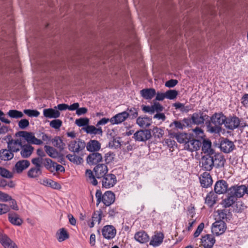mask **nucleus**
I'll use <instances>...</instances> for the list:
<instances>
[{"label":"nucleus","instance_id":"f257e3e1","mask_svg":"<svg viewBox=\"0 0 248 248\" xmlns=\"http://www.w3.org/2000/svg\"><path fill=\"white\" fill-rule=\"evenodd\" d=\"M93 170L94 174L91 170H87L85 172V175L87 181L93 186H95L98 184L97 179H100L107 174L108 168L105 164H98L94 168Z\"/></svg>","mask_w":248,"mask_h":248},{"label":"nucleus","instance_id":"f03ea898","mask_svg":"<svg viewBox=\"0 0 248 248\" xmlns=\"http://www.w3.org/2000/svg\"><path fill=\"white\" fill-rule=\"evenodd\" d=\"M95 197L97 205L102 202L106 206H108L113 204L115 200V195L111 191H107L102 194L100 190H97Z\"/></svg>","mask_w":248,"mask_h":248},{"label":"nucleus","instance_id":"7ed1b4c3","mask_svg":"<svg viewBox=\"0 0 248 248\" xmlns=\"http://www.w3.org/2000/svg\"><path fill=\"white\" fill-rule=\"evenodd\" d=\"M16 136L19 138H23L28 143L40 145L42 143L41 140L35 137L34 134L31 132H29L25 131H20L16 133Z\"/></svg>","mask_w":248,"mask_h":248},{"label":"nucleus","instance_id":"20e7f679","mask_svg":"<svg viewBox=\"0 0 248 248\" xmlns=\"http://www.w3.org/2000/svg\"><path fill=\"white\" fill-rule=\"evenodd\" d=\"M68 149L75 154H79V152L83 150L86 146V143L79 138L71 141L68 144Z\"/></svg>","mask_w":248,"mask_h":248},{"label":"nucleus","instance_id":"39448f33","mask_svg":"<svg viewBox=\"0 0 248 248\" xmlns=\"http://www.w3.org/2000/svg\"><path fill=\"white\" fill-rule=\"evenodd\" d=\"M212 155H205L201 158L199 165L202 170L210 171L213 169L215 164L214 163L213 158L212 157Z\"/></svg>","mask_w":248,"mask_h":248},{"label":"nucleus","instance_id":"423d86ee","mask_svg":"<svg viewBox=\"0 0 248 248\" xmlns=\"http://www.w3.org/2000/svg\"><path fill=\"white\" fill-rule=\"evenodd\" d=\"M99 180L101 183L102 187L105 188L113 187L117 182L116 177L112 173H107Z\"/></svg>","mask_w":248,"mask_h":248},{"label":"nucleus","instance_id":"0eeeda50","mask_svg":"<svg viewBox=\"0 0 248 248\" xmlns=\"http://www.w3.org/2000/svg\"><path fill=\"white\" fill-rule=\"evenodd\" d=\"M219 148L222 152L228 154L235 149L234 143L227 138H221L219 139Z\"/></svg>","mask_w":248,"mask_h":248},{"label":"nucleus","instance_id":"6e6552de","mask_svg":"<svg viewBox=\"0 0 248 248\" xmlns=\"http://www.w3.org/2000/svg\"><path fill=\"white\" fill-rule=\"evenodd\" d=\"M209 116L204 113L202 111L195 112L191 115L192 122L193 124L202 125L206 120H208Z\"/></svg>","mask_w":248,"mask_h":248},{"label":"nucleus","instance_id":"1a4fd4ad","mask_svg":"<svg viewBox=\"0 0 248 248\" xmlns=\"http://www.w3.org/2000/svg\"><path fill=\"white\" fill-rule=\"evenodd\" d=\"M246 186L245 185H235L230 187L228 191L237 200V198L242 197L246 193Z\"/></svg>","mask_w":248,"mask_h":248},{"label":"nucleus","instance_id":"9d476101","mask_svg":"<svg viewBox=\"0 0 248 248\" xmlns=\"http://www.w3.org/2000/svg\"><path fill=\"white\" fill-rule=\"evenodd\" d=\"M240 119L236 116H230L226 117L225 126L226 128L233 130L239 127L240 125Z\"/></svg>","mask_w":248,"mask_h":248},{"label":"nucleus","instance_id":"9b49d317","mask_svg":"<svg viewBox=\"0 0 248 248\" xmlns=\"http://www.w3.org/2000/svg\"><path fill=\"white\" fill-rule=\"evenodd\" d=\"M226 121V117L222 112L215 113L208 120V123H211L214 125L221 126L225 124Z\"/></svg>","mask_w":248,"mask_h":248},{"label":"nucleus","instance_id":"f8f14e48","mask_svg":"<svg viewBox=\"0 0 248 248\" xmlns=\"http://www.w3.org/2000/svg\"><path fill=\"white\" fill-rule=\"evenodd\" d=\"M133 138L137 141H146L151 138L150 130H140L135 132Z\"/></svg>","mask_w":248,"mask_h":248},{"label":"nucleus","instance_id":"ddd939ff","mask_svg":"<svg viewBox=\"0 0 248 248\" xmlns=\"http://www.w3.org/2000/svg\"><path fill=\"white\" fill-rule=\"evenodd\" d=\"M24 142L20 138L15 140L12 139L7 142V148L13 153H16L21 150Z\"/></svg>","mask_w":248,"mask_h":248},{"label":"nucleus","instance_id":"4468645a","mask_svg":"<svg viewBox=\"0 0 248 248\" xmlns=\"http://www.w3.org/2000/svg\"><path fill=\"white\" fill-rule=\"evenodd\" d=\"M202 146V142L200 140H196L191 136L190 139L186 144H185L184 148L191 152L197 151Z\"/></svg>","mask_w":248,"mask_h":248},{"label":"nucleus","instance_id":"2eb2a0df","mask_svg":"<svg viewBox=\"0 0 248 248\" xmlns=\"http://www.w3.org/2000/svg\"><path fill=\"white\" fill-rule=\"evenodd\" d=\"M228 184L223 180L217 181L214 186V191L216 194H221L228 192Z\"/></svg>","mask_w":248,"mask_h":248},{"label":"nucleus","instance_id":"dca6fc26","mask_svg":"<svg viewBox=\"0 0 248 248\" xmlns=\"http://www.w3.org/2000/svg\"><path fill=\"white\" fill-rule=\"evenodd\" d=\"M191 136L190 134L183 132H173L170 134L171 138H175L178 142L184 143V145L187 143Z\"/></svg>","mask_w":248,"mask_h":248},{"label":"nucleus","instance_id":"f3484780","mask_svg":"<svg viewBox=\"0 0 248 248\" xmlns=\"http://www.w3.org/2000/svg\"><path fill=\"white\" fill-rule=\"evenodd\" d=\"M102 233L105 238L111 239L115 237L116 230L112 225H106L103 228Z\"/></svg>","mask_w":248,"mask_h":248},{"label":"nucleus","instance_id":"a211bd4d","mask_svg":"<svg viewBox=\"0 0 248 248\" xmlns=\"http://www.w3.org/2000/svg\"><path fill=\"white\" fill-rule=\"evenodd\" d=\"M226 224L224 221H217L213 224L212 232L217 235L222 234L226 230Z\"/></svg>","mask_w":248,"mask_h":248},{"label":"nucleus","instance_id":"6ab92c4d","mask_svg":"<svg viewBox=\"0 0 248 248\" xmlns=\"http://www.w3.org/2000/svg\"><path fill=\"white\" fill-rule=\"evenodd\" d=\"M102 160V156L98 152H93L89 154L86 158L87 162L90 165L97 164Z\"/></svg>","mask_w":248,"mask_h":248},{"label":"nucleus","instance_id":"aec40b11","mask_svg":"<svg viewBox=\"0 0 248 248\" xmlns=\"http://www.w3.org/2000/svg\"><path fill=\"white\" fill-rule=\"evenodd\" d=\"M47 170L52 173L55 172H64V168L61 165L58 164L52 160L47 158Z\"/></svg>","mask_w":248,"mask_h":248},{"label":"nucleus","instance_id":"412c9836","mask_svg":"<svg viewBox=\"0 0 248 248\" xmlns=\"http://www.w3.org/2000/svg\"><path fill=\"white\" fill-rule=\"evenodd\" d=\"M129 117L127 111L119 113L111 118L110 123L112 124H118L124 122Z\"/></svg>","mask_w":248,"mask_h":248},{"label":"nucleus","instance_id":"4be33fe9","mask_svg":"<svg viewBox=\"0 0 248 248\" xmlns=\"http://www.w3.org/2000/svg\"><path fill=\"white\" fill-rule=\"evenodd\" d=\"M216 242L213 235L207 234L202 236V245L205 248H212Z\"/></svg>","mask_w":248,"mask_h":248},{"label":"nucleus","instance_id":"5701e85b","mask_svg":"<svg viewBox=\"0 0 248 248\" xmlns=\"http://www.w3.org/2000/svg\"><path fill=\"white\" fill-rule=\"evenodd\" d=\"M212 157L213 158L214 163L216 168H219L224 167L226 159L221 153H216L215 152Z\"/></svg>","mask_w":248,"mask_h":248},{"label":"nucleus","instance_id":"b1692460","mask_svg":"<svg viewBox=\"0 0 248 248\" xmlns=\"http://www.w3.org/2000/svg\"><path fill=\"white\" fill-rule=\"evenodd\" d=\"M201 186L203 187L207 188L211 186L213 180L210 174L206 172H203L200 178Z\"/></svg>","mask_w":248,"mask_h":248},{"label":"nucleus","instance_id":"393cba45","mask_svg":"<svg viewBox=\"0 0 248 248\" xmlns=\"http://www.w3.org/2000/svg\"><path fill=\"white\" fill-rule=\"evenodd\" d=\"M86 149L90 152H97L101 149V143L96 140H91L86 144Z\"/></svg>","mask_w":248,"mask_h":248},{"label":"nucleus","instance_id":"a878e982","mask_svg":"<svg viewBox=\"0 0 248 248\" xmlns=\"http://www.w3.org/2000/svg\"><path fill=\"white\" fill-rule=\"evenodd\" d=\"M82 129L86 133L90 135L102 136L103 134V130L101 127L96 128L93 125H88L87 126L82 127Z\"/></svg>","mask_w":248,"mask_h":248},{"label":"nucleus","instance_id":"bb28decb","mask_svg":"<svg viewBox=\"0 0 248 248\" xmlns=\"http://www.w3.org/2000/svg\"><path fill=\"white\" fill-rule=\"evenodd\" d=\"M141 96L146 100L152 99L156 94V91L154 88L143 89L140 91Z\"/></svg>","mask_w":248,"mask_h":248},{"label":"nucleus","instance_id":"cd10ccee","mask_svg":"<svg viewBox=\"0 0 248 248\" xmlns=\"http://www.w3.org/2000/svg\"><path fill=\"white\" fill-rule=\"evenodd\" d=\"M134 238L137 241L143 244L148 242L149 236L145 232L140 231L135 233Z\"/></svg>","mask_w":248,"mask_h":248},{"label":"nucleus","instance_id":"c85d7f7f","mask_svg":"<svg viewBox=\"0 0 248 248\" xmlns=\"http://www.w3.org/2000/svg\"><path fill=\"white\" fill-rule=\"evenodd\" d=\"M136 123L140 127L146 128L149 127L152 123V118L147 116H140L137 118Z\"/></svg>","mask_w":248,"mask_h":248},{"label":"nucleus","instance_id":"c756f323","mask_svg":"<svg viewBox=\"0 0 248 248\" xmlns=\"http://www.w3.org/2000/svg\"><path fill=\"white\" fill-rule=\"evenodd\" d=\"M212 143L209 140L204 139L202 141V151L207 155H213L215 151L211 148Z\"/></svg>","mask_w":248,"mask_h":248},{"label":"nucleus","instance_id":"7c9ffc66","mask_svg":"<svg viewBox=\"0 0 248 248\" xmlns=\"http://www.w3.org/2000/svg\"><path fill=\"white\" fill-rule=\"evenodd\" d=\"M30 165V161L27 160H19L15 165V170L17 173H20L26 169Z\"/></svg>","mask_w":248,"mask_h":248},{"label":"nucleus","instance_id":"2f4dec72","mask_svg":"<svg viewBox=\"0 0 248 248\" xmlns=\"http://www.w3.org/2000/svg\"><path fill=\"white\" fill-rule=\"evenodd\" d=\"M33 151V147L28 144L24 143L21 149L20 154L23 158H28L31 156Z\"/></svg>","mask_w":248,"mask_h":248},{"label":"nucleus","instance_id":"473e14b6","mask_svg":"<svg viewBox=\"0 0 248 248\" xmlns=\"http://www.w3.org/2000/svg\"><path fill=\"white\" fill-rule=\"evenodd\" d=\"M8 219L12 224L15 225L20 226L23 223V220L19 216L14 212L8 214Z\"/></svg>","mask_w":248,"mask_h":248},{"label":"nucleus","instance_id":"72a5a7b5","mask_svg":"<svg viewBox=\"0 0 248 248\" xmlns=\"http://www.w3.org/2000/svg\"><path fill=\"white\" fill-rule=\"evenodd\" d=\"M217 194L215 192L211 191L207 195L205 199V202L209 207L213 206L216 203L217 199Z\"/></svg>","mask_w":248,"mask_h":248},{"label":"nucleus","instance_id":"f704fd0d","mask_svg":"<svg viewBox=\"0 0 248 248\" xmlns=\"http://www.w3.org/2000/svg\"><path fill=\"white\" fill-rule=\"evenodd\" d=\"M237 201L236 198L231 195L228 191L227 193V197L222 201V204L225 207H229L232 206Z\"/></svg>","mask_w":248,"mask_h":248},{"label":"nucleus","instance_id":"c9c22d12","mask_svg":"<svg viewBox=\"0 0 248 248\" xmlns=\"http://www.w3.org/2000/svg\"><path fill=\"white\" fill-rule=\"evenodd\" d=\"M14 157V154L8 148L0 150V158L3 160H10Z\"/></svg>","mask_w":248,"mask_h":248},{"label":"nucleus","instance_id":"e433bc0d","mask_svg":"<svg viewBox=\"0 0 248 248\" xmlns=\"http://www.w3.org/2000/svg\"><path fill=\"white\" fill-rule=\"evenodd\" d=\"M217 213L218 216L220 220H224L227 221L228 220L230 219L232 217V214L228 209L218 210Z\"/></svg>","mask_w":248,"mask_h":248},{"label":"nucleus","instance_id":"4c0bfd02","mask_svg":"<svg viewBox=\"0 0 248 248\" xmlns=\"http://www.w3.org/2000/svg\"><path fill=\"white\" fill-rule=\"evenodd\" d=\"M51 141L52 144L54 146L59 148L60 151H62L65 145L61 138L58 136L54 137L51 140Z\"/></svg>","mask_w":248,"mask_h":248},{"label":"nucleus","instance_id":"58836bf2","mask_svg":"<svg viewBox=\"0 0 248 248\" xmlns=\"http://www.w3.org/2000/svg\"><path fill=\"white\" fill-rule=\"evenodd\" d=\"M163 235L162 233L155 235L152 237L150 242V245L154 247H156L160 245L163 242Z\"/></svg>","mask_w":248,"mask_h":248},{"label":"nucleus","instance_id":"ea45409f","mask_svg":"<svg viewBox=\"0 0 248 248\" xmlns=\"http://www.w3.org/2000/svg\"><path fill=\"white\" fill-rule=\"evenodd\" d=\"M0 242L4 248H9L13 241L6 234L0 232Z\"/></svg>","mask_w":248,"mask_h":248},{"label":"nucleus","instance_id":"a19ab883","mask_svg":"<svg viewBox=\"0 0 248 248\" xmlns=\"http://www.w3.org/2000/svg\"><path fill=\"white\" fill-rule=\"evenodd\" d=\"M42 173V170L40 168L33 167L31 168L28 172V176L32 178L39 177Z\"/></svg>","mask_w":248,"mask_h":248},{"label":"nucleus","instance_id":"79ce46f5","mask_svg":"<svg viewBox=\"0 0 248 248\" xmlns=\"http://www.w3.org/2000/svg\"><path fill=\"white\" fill-rule=\"evenodd\" d=\"M57 235V239L59 242L63 241L69 238V234L64 228L60 229Z\"/></svg>","mask_w":248,"mask_h":248},{"label":"nucleus","instance_id":"37998d69","mask_svg":"<svg viewBox=\"0 0 248 248\" xmlns=\"http://www.w3.org/2000/svg\"><path fill=\"white\" fill-rule=\"evenodd\" d=\"M66 157L70 162L76 164H79L80 163V160L82 159L81 157L77 155V154H75L74 153L73 155L68 154L66 155Z\"/></svg>","mask_w":248,"mask_h":248},{"label":"nucleus","instance_id":"c03bdc74","mask_svg":"<svg viewBox=\"0 0 248 248\" xmlns=\"http://www.w3.org/2000/svg\"><path fill=\"white\" fill-rule=\"evenodd\" d=\"M7 115L12 118L18 119L22 118L23 116V113L20 111L16 109H11L8 113Z\"/></svg>","mask_w":248,"mask_h":248},{"label":"nucleus","instance_id":"a18cd8bd","mask_svg":"<svg viewBox=\"0 0 248 248\" xmlns=\"http://www.w3.org/2000/svg\"><path fill=\"white\" fill-rule=\"evenodd\" d=\"M60 112L59 110L47 108V118L56 119L60 116Z\"/></svg>","mask_w":248,"mask_h":248},{"label":"nucleus","instance_id":"49530a36","mask_svg":"<svg viewBox=\"0 0 248 248\" xmlns=\"http://www.w3.org/2000/svg\"><path fill=\"white\" fill-rule=\"evenodd\" d=\"M75 124L79 127L87 126L89 124V119L87 118H80L76 120Z\"/></svg>","mask_w":248,"mask_h":248},{"label":"nucleus","instance_id":"de8ad7c7","mask_svg":"<svg viewBox=\"0 0 248 248\" xmlns=\"http://www.w3.org/2000/svg\"><path fill=\"white\" fill-rule=\"evenodd\" d=\"M60 153L57 150L52 147L47 146V155L53 158H57L59 156Z\"/></svg>","mask_w":248,"mask_h":248},{"label":"nucleus","instance_id":"09e8293b","mask_svg":"<svg viewBox=\"0 0 248 248\" xmlns=\"http://www.w3.org/2000/svg\"><path fill=\"white\" fill-rule=\"evenodd\" d=\"M62 121L60 119H55L54 120H53L52 121H50L49 123L50 126L58 130L60 128L62 125Z\"/></svg>","mask_w":248,"mask_h":248},{"label":"nucleus","instance_id":"8fccbe9b","mask_svg":"<svg viewBox=\"0 0 248 248\" xmlns=\"http://www.w3.org/2000/svg\"><path fill=\"white\" fill-rule=\"evenodd\" d=\"M102 211L101 210H98L94 211L92 215V219L99 224L102 219Z\"/></svg>","mask_w":248,"mask_h":248},{"label":"nucleus","instance_id":"3c124183","mask_svg":"<svg viewBox=\"0 0 248 248\" xmlns=\"http://www.w3.org/2000/svg\"><path fill=\"white\" fill-rule=\"evenodd\" d=\"M210 124L211 123H209V125H207L208 131L211 133L219 134L221 131V126H218L217 125L212 126Z\"/></svg>","mask_w":248,"mask_h":248},{"label":"nucleus","instance_id":"603ef678","mask_svg":"<svg viewBox=\"0 0 248 248\" xmlns=\"http://www.w3.org/2000/svg\"><path fill=\"white\" fill-rule=\"evenodd\" d=\"M125 111L129 113V116L131 117V119L136 118L138 116V108L134 107H128Z\"/></svg>","mask_w":248,"mask_h":248},{"label":"nucleus","instance_id":"864d4df0","mask_svg":"<svg viewBox=\"0 0 248 248\" xmlns=\"http://www.w3.org/2000/svg\"><path fill=\"white\" fill-rule=\"evenodd\" d=\"M152 132L154 137L157 138L162 137L164 134V130L157 127H155L152 130Z\"/></svg>","mask_w":248,"mask_h":248},{"label":"nucleus","instance_id":"5fc2aeb1","mask_svg":"<svg viewBox=\"0 0 248 248\" xmlns=\"http://www.w3.org/2000/svg\"><path fill=\"white\" fill-rule=\"evenodd\" d=\"M166 98L172 100L175 99L178 95V92L174 90H170L166 93Z\"/></svg>","mask_w":248,"mask_h":248},{"label":"nucleus","instance_id":"6e6d98bb","mask_svg":"<svg viewBox=\"0 0 248 248\" xmlns=\"http://www.w3.org/2000/svg\"><path fill=\"white\" fill-rule=\"evenodd\" d=\"M0 175L5 178H10L13 177V174L9 170L5 168L0 167Z\"/></svg>","mask_w":248,"mask_h":248},{"label":"nucleus","instance_id":"4d7b16f0","mask_svg":"<svg viewBox=\"0 0 248 248\" xmlns=\"http://www.w3.org/2000/svg\"><path fill=\"white\" fill-rule=\"evenodd\" d=\"M108 146L111 148L117 149L121 147V143L118 140L116 139H113L108 143Z\"/></svg>","mask_w":248,"mask_h":248},{"label":"nucleus","instance_id":"13d9d810","mask_svg":"<svg viewBox=\"0 0 248 248\" xmlns=\"http://www.w3.org/2000/svg\"><path fill=\"white\" fill-rule=\"evenodd\" d=\"M24 113L29 117H38L39 115V112L33 109H24Z\"/></svg>","mask_w":248,"mask_h":248},{"label":"nucleus","instance_id":"bf43d9fd","mask_svg":"<svg viewBox=\"0 0 248 248\" xmlns=\"http://www.w3.org/2000/svg\"><path fill=\"white\" fill-rule=\"evenodd\" d=\"M47 186H49L51 188L55 189H60L61 188V185L59 183L51 179L47 180Z\"/></svg>","mask_w":248,"mask_h":248},{"label":"nucleus","instance_id":"052dcab7","mask_svg":"<svg viewBox=\"0 0 248 248\" xmlns=\"http://www.w3.org/2000/svg\"><path fill=\"white\" fill-rule=\"evenodd\" d=\"M10 210V207L4 203H0V215L5 214Z\"/></svg>","mask_w":248,"mask_h":248},{"label":"nucleus","instance_id":"680f3d73","mask_svg":"<svg viewBox=\"0 0 248 248\" xmlns=\"http://www.w3.org/2000/svg\"><path fill=\"white\" fill-rule=\"evenodd\" d=\"M114 155V153L111 152L106 153L104 156L106 163L108 164L111 162L113 160Z\"/></svg>","mask_w":248,"mask_h":248},{"label":"nucleus","instance_id":"e2e57ef3","mask_svg":"<svg viewBox=\"0 0 248 248\" xmlns=\"http://www.w3.org/2000/svg\"><path fill=\"white\" fill-rule=\"evenodd\" d=\"M10 200H12V197L11 196L0 191V201L6 202L9 201Z\"/></svg>","mask_w":248,"mask_h":248},{"label":"nucleus","instance_id":"0e129e2a","mask_svg":"<svg viewBox=\"0 0 248 248\" xmlns=\"http://www.w3.org/2000/svg\"><path fill=\"white\" fill-rule=\"evenodd\" d=\"M29 122L27 119H21L18 122V126L21 129H25L29 125Z\"/></svg>","mask_w":248,"mask_h":248},{"label":"nucleus","instance_id":"69168bd1","mask_svg":"<svg viewBox=\"0 0 248 248\" xmlns=\"http://www.w3.org/2000/svg\"><path fill=\"white\" fill-rule=\"evenodd\" d=\"M204 224L203 222L201 223L198 225L196 231L194 233V237H197L198 236H199L200 235V233L202 231V230L204 228Z\"/></svg>","mask_w":248,"mask_h":248},{"label":"nucleus","instance_id":"338daca9","mask_svg":"<svg viewBox=\"0 0 248 248\" xmlns=\"http://www.w3.org/2000/svg\"><path fill=\"white\" fill-rule=\"evenodd\" d=\"M178 81L176 79H171L166 82L165 85L169 88H173L176 86Z\"/></svg>","mask_w":248,"mask_h":248},{"label":"nucleus","instance_id":"774afa93","mask_svg":"<svg viewBox=\"0 0 248 248\" xmlns=\"http://www.w3.org/2000/svg\"><path fill=\"white\" fill-rule=\"evenodd\" d=\"M241 103L246 108H248V93L244 94L241 98Z\"/></svg>","mask_w":248,"mask_h":248}]
</instances>
